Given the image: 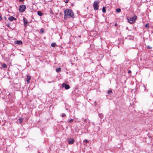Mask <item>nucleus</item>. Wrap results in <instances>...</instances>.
<instances>
[{
  "label": "nucleus",
  "instance_id": "2eb2a0df",
  "mask_svg": "<svg viewBox=\"0 0 153 153\" xmlns=\"http://www.w3.org/2000/svg\"><path fill=\"white\" fill-rule=\"evenodd\" d=\"M23 120V119L22 118H20L18 120L19 121V122L20 123H22V121Z\"/></svg>",
  "mask_w": 153,
  "mask_h": 153
},
{
  "label": "nucleus",
  "instance_id": "412c9836",
  "mask_svg": "<svg viewBox=\"0 0 153 153\" xmlns=\"http://www.w3.org/2000/svg\"><path fill=\"white\" fill-rule=\"evenodd\" d=\"M147 48L149 49H151L152 48V47H151L150 46L148 45L147 46Z\"/></svg>",
  "mask_w": 153,
  "mask_h": 153
},
{
  "label": "nucleus",
  "instance_id": "20e7f679",
  "mask_svg": "<svg viewBox=\"0 0 153 153\" xmlns=\"http://www.w3.org/2000/svg\"><path fill=\"white\" fill-rule=\"evenodd\" d=\"M26 8V6L25 5H22L19 7V10L20 12H22L25 11Z\"/></svg>",
  "mask_w": 153,
  "mask_h": 153
},
{
  "label": "nucleus",
  "instance_id": "c85d7f7f",
  "mask_svg": "<svg viewBox=\"0 0 153 153\" xmlns=\"http://www.w3.org/2000/svg\"><path fill=\"white\" fill-rule=\"evenodd\" d=\"M19 1L20 2H22V1H23L24 0H19Z\"/></svg>",
  "mask_w": 153,
  "mask_h": 153
},
{
  "label": "nucleus",
  "instance_id": "9b49d317",
  "mask_svg": "<svg viewBox=\"0 0 153 153\" xmlns=\"http://www.w3.org/2000/svg\"><path fill=\"white\" fill-rule=\"evenodd\" d=\"M106 7H103L102 8V11L103 13H105L106 12Z\"/></svg>",
  "mask_w": 153,
  "mask_h": 153
},
{
  "label": "nucleus",
  "instance_id": "f03ea898",
  "mask_svg": "<svg viewBox=\"0 0 153 153\" xmlns=\"http://www.w3.org/2000/svg\"><path fill=\"white\" fill-rule=\"evenodd\" d=\"M137 17L136 16H134L133 17L128 19V22L131 24L134 23L137 19Z\"/></svg>",
  "mask_w": 153,
  "mask_h": 153
},
{
  "label": "nucleus",
  "instance_id": "2f4dec72",
  "mask_svg": "<svg viewBox=\"0 0 153 153\" xmlns=\"http://www.w3.org/2000/svg\"><path fill=\"white\" fill-rule=\"evenodd\" d=\"M48 82L49 83H51V82Z\"/></svg>",
  "mask_w": 153,
  "mask_h": 153
},
{
  "label": "nucleus",
  "instance_id": "393cba45",
  "mask_svg": "<svg viewBox=\"0 0 153 153\" xmlns=\"http://www.w3.org/2000/svg\"><path fill=\"white\" fill-rule=\"evenodd\" d=\"M69 0H65V2L66 3H67L68 2Z\"/></svg>",
  "mask_w": 153,
  "mask_h": 153
},
{
  "label": "nucleus",
  "instance_id": "1a4fd4ad",
  "mask_svg": "<svg viewBox=\"0 0 153 153\" xmlns=\"http://www.w3.org/2000/svg\"><path fill=\"white\" fill-rule=\"evenodd\" d=\"M23 22H24V25H27L28 22L27 21V20L25 18H24L23 19Z\"/></svg>",
  "mask_w": 153,
  "mask_h": 153
},
{
  "label": "nucleus",
  "instance_id": "5701e85b",
  "mask_svg": "<svg viewBox=\"0 0 153 153\" xmlns=\"http://www.w3.org/2000/svg\"><path fill=\"white\" fill-rule=\"evenodd\" d=\"M67 15H65H65L64 16V19H66V18H67Z\"/></svg>",
  "mask_w": 153,
  "mask_h": 153
},
{
  "label": "nucleus",
  "instance_id": "423d86ee",
  "mask_svg": "<svg viewBox=\"0 0 153 153\" xmlns=\"http://www.w3.org/2000/svg\"><path fill=\"white\" fill-rule=\"evenodd\" d=\"M62 86L64 87L66 89H68L70 88V86L68 85L63 83L62 84Z\"/></svg>",
  "mask_w": 153,
  "mask_h": 153
},
{
  "label": "nucleus",
  "instance_id": "4be33fe9",
  "mask_svg": "<svg viewBox=\"0 0 153 153\" xmlns=\"http://www.w3.org/2000/svg\"><path fill=\"white\" fill-rule=\"evenodd\" d=\"M84 141L86 143H87L89 142V141L87 140H84Z\"/></svg>",
  "mask_w": 153,
  "mask_h": 153
},
{
  "label": "nucleus",
  "instance_id": "6ab92c4d",
  "mask_svg": "<svg viewBox=\"0 0 153 153\" xmlns=\"http://www.w3.org/2000/svg\"><path fill=\"white\" fill-rule=\"evenodd\" d=\"M107 93L108 94H110L111 93H112V91L110 90H108L107 91Z\"/></svg>",
  "mask_w": 153,
  "mask_h": 153
},
{
  "label": "nucleus",
  "instance_id": "a878e982",
  "mask_svg": "<svg viewBox=\"0 0 153 153\" xmlns=\"http://www.w3.org/2000/svg\"><path fill=\"white\" fill-rule=\"evenodd\" d=\"M131 73V71L130 70H128V73L130 74Z\"/></svg>",
  "mask_w": 153,
  "mask_h": 153
},
{
  "label": "nucleus",
  "instance_id": "cd10ccee",
  "mask_svg": "<svg viewBox=\"0 0 153 153\" xmlns=\"http://www.w3.org/2000/svg\"><path fill=\"white\" fill-rule=\"evenodd\" d=\"M2 19L1 17V16H0V20H1Z\"/></svg>",
  "mask_w": 153,
  "mask_h": 153
},
{
  "label": "nucleus",
  "instance_id": "39448f33",
  "mask_svg": "<svg viewBox=\"0 0 153 153\" xmlns=\"http://www.w3.org/2000/svg\"><path fill=\"white\" fill-rule=\"evenodd\" d=\"M75 140L74 139L70 138L68 140V143L69 144H72L74 142Z\"/></svg>",
  "mask_w": 153,
  "mask_h": 153
},
{
  "label": "nucleus",
  "instance_id": "4468645a",
  "mask_svg": "<svg viewBox=\"0 0 153 153\" xmlns=\"http://www.w3.org/2000/svg\"><path fill=\"white\" fill-rule=\"evenodd\" d=\"M2 66L3 68H5L7 67V65L5 63H4V64H2Z\"/></svg>",
  "mask_w": 153,
  "mask_h": 153
},
{
  "label": "nucleus",
  "instance_id": "f8f14e48",
  "mask_svg": "<svg viewBox=\"0 0 153 153\" xmlns=\"http://www.w3.org/2000/svg\"><path fill=\"white\" fill-rule=\"evenodd\" d=\"M37 14L40 16H41L43 15V14L41 11H38L37 12Z\"/></svg>",
  "mask_w": 153,
  "mask_h": 153
},
{
  "label": "nucleus",
  "instance_id": "a211bd4d",
  "mask_svg": "<svg viewBox=\"0 0 153 153\" xmlns=\"http://www.w3.org/2000/svg\"><path fill=\"white\" fill-rule=\"evenodd\" d=\"M56 45V44L55 43H53L51 44V46L52 47H55Z\"/></svg>",
  "mask_w": 153,
  "mask_h": 153
},
{
  "label": "nucleus",
  "instance_id": "f3484780",
  "mask_svg": "<svg viewBox=\"0 0 153 153\" xmlns=\"http://www.w3.org/2000/svg\"><path fill=\"white\" fill-rule=\"evenodd\" d=\"M74 121V120L73 119H68V123H71L72 122H73Z\"/></svg>",
  "mask_w": 153,
  "mask_h": 153
},
{
  "label": "nucleus",
  "instance_id": "c756f323",
  "mask_svg": "<svg viewBox=\"0 0 153 153\" xmlns=\"http://www.w3.org/2000/svg\"><path fill=\"white\" fill-rule=\"evenodd\" d=\"M43 32H44V31H43V30H42V31H41V33H43Z\"/></svg>",
  "mask_w": 153,
  "mask_h": 153
},
{
  "label": "nucleus",
  "instance_id": "0eeeda50",
  "mask_svg": "<svg viewBox=\"0 0 153 153\" xmlns=\"http://www.w3.org/2000/svg\"><path fill=\"white\" fill-rule=\"evenodd\" d=\"M8 19L9 20L11 21H13V20H16V18L13 17V16H10L8 18Z\"/></svg>",
  "mask_w": 153,
  "mask_h": 153
},
{
  "label": "nucleus",
  "instance_id": "7c9ffc66",
  "mask_svg": "<svg viewBox=\"0 0 153 153\" xmlns=\"http://www.w3.org/2000/svg\"><path fill=\"white\" fill-rule=\"evenodd\" d=\"M117 25V24H115V26H116Z\"/></svg>",
  "mask_w": 153,
  "mask_h": 153
},
{
  "label": "nucleus",
  "instance_id": "9d476101",
  "mask_svg": "<svg viewBox=\"0 0 153 153\" xmlns=\"http://www.w3.org/2000/svg\"><path fill=\"white\" fill-rule=\"evenodd\" d=\"M15 43L18 45H21L22 44V42L21 41H17L15 42Z\"/></svg>",
  "mask_w": 153,
  "mask_h": 153
},
{
  "label": "nucleus",
  "instance_id": "aec40b11",
  "mask_svg": "<svg viewBox=\"0 0 153 153\" xmlns=\"http://www.w3.org/2000/svg\"><path fill=\"white\" fill-rule=\"evenodd\" d=\"M62 117H64L66 116V114H65L63 113L62 114Z\"/></svg>",
  "mask_w": 153,
  "mask_h": 153
},
{
  "label": "nucleus",
  "instance_id": "bb28decb",
  "mask_svg": "<svg viewBox=\"0 0 153 153\" xmlns=\"http://www.w3.org/2000/svg\"><path fill=\"white\" fill-rule=\"evenodd\" d=\"M50 13L51 14H52L53 13V12L51 11V10L50 11Z\"/></svg>",
  "mask_w": 153,
  "mask_h": 153
},
{
  "label": "nucleus",
  "instance_id": "6e6552de",
  "mask_svg": "<svg viewBox=\"0 0 153 153\" xmlns=\"http://www.w3.org/2000/svg\"><path fill=\"white\" fill-rule=\"evenodd\" d=\"M31 79V77L30 76H27V83H30V80Z\"/></svg>",
  "mask_w": 153,
  "mask_h": 153
},
{
  "label": "nucleus",
  "instance_id": "f257e3e1",
  "mask_svg": "<svg viewBox=\"0 0 153 153\" xmlns=\"http://www.w3.org/2000/svg\"><path fill=\"white\" fill-rule=\"evenodd\" d=\"M64 13L65 15H67V16H70L73 18L74 17V13L71 9H66L64 11Z\"/></svg>",
  "mask_w": 153,
  "mask_h": 153
},
{
  "label": "nucleus",
  "instance_id": "ddd939ff",
  "mask_svg": "<svg viewBox=\"0 0 153 153\" xmlns=\"http://www.w3.org/2000/svg\"><path fill=\"white\" fill-rule=\"evenodd\" d=\"M56 70L57 72L59 73L61 71V68H56Z\"/></svg>",
  "mask_w": 153,
  "mask_h": 153
},
{
  "label": "nucleus",
  "instance_id": "b1692460",
  "mask_svg": "<svg viewBox=\"0 0 153 153\" xmlns=\"http://www.w3.org/2000/svg\"><path fill=\"white\" fill-rule=\"evenodd\" d=\"M145 27H149V25L148 24H147L145 25Z\"/></svg>",
  "mask_w": 153,
  "mask_h": 153
},
{
  "label": "nucleus",
  "instance_id": "dca6fc26",
  "mask_svg": "<svg viewBox=\"0 0 153 153\" xmlns=\"http://www.w3.org/2000/svg\"><path fill=\"white\" fill-rule=\"evenodd\" d=\"M116 11L117 13H119L121 12V9L120 8H118L116 9Z\"/></svg>",
  "mask_w": 153,
  "mask_h": 153
},
{
  "label": "nucleus",
  "instance_id": "7ed1b4c3",
  "mask_svg": "<svg viewBox=\"0 0 153 153\" xmlns=\"http://www.w3.org/2000/svg\"><path fill=\"white\" fill-rule=\"evenodd\" d=\"M99 2L97 1H95L94 2L93 4V7L95 10H97L99 8L98 4Z\"/></svg>",
  "mask_w": 153,
  "mask_h": 153
}]
</instances>
